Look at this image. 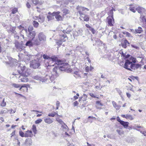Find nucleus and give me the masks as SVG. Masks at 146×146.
Masks as SVG:
<instances>
[{"label": "nucleus", "instance_id": "f257e3e1", "mask_svg": "<svg viewBox=\"0 0 146 146\" xmlns=\"http://www.w3.org/2000/svg\"><path fill=\"white\" fill-rule=\"evenodd\" d=\"M78 13L79 14L80 17L79 18L80 20L86 22H88L90 19V16L87 15L84 13L83 11L85 10L89 11V9L86 8L82 6H78L77 8Z\"/></svg>", "mask_w": 146, "mask_h": 146}, {"label": "nucleus", "instance_id": "f03ea898", "mask_svg": "<svg viewBox=\"0 0 146 146\" xmlns=\"http://www.w3.org/2000/svg\"><path fill=\"white\" fill-rule=\"evenodd\" d=\"M141 64L132 63L131 61L127 60L125 61L124 67L129 70L132 71L131 69L134 70L139 68H141Z\"/></svg>", "mask_w": 146, "mask_h": 146}, {"label": "nucleus", "instance_id": "7ed1b4c3", "mask_svg": "<svg viewBox=\"0 0 146 146\" xmlns=\"http://www.w3.org/2000/svg\"><path fill=\"white\" fill-rule=\"evenodd\" d=\"M25 66H19L18 67L17 72L19 74L23 76H27L29 74L27 71L25 70Z\"/></svg>", "mask_w": 146, "mask_h": 146}, {"label": "nucleus", "instance_id": "20e7f679", "mask_svg": "<svg viewBox=\"0 0 146 146\" xmlns=\"http://www.w3.org/2000/svg\"><path fill=\"white\" fill-rule=\"evenodd\" d=\"M108 14L109 15V16L107 18L108 23L109 26H113V24L114 23L113 17V10H111L108 13Z\"/></svg>", "mask_w": 146, "mask_h": 146}, {"label": "nucleus", "instance_id": "39448f33", "mask_svg": "<svg viewBox=\"0 0 146 146\" xmlns=\"http://www.w3.org/2000/svg\"><path fill=\"white\" fill-rule=\"evenodd\" d=\"M57 65L59 66L60 71H66L68 69L69 64L68 63H64L60 61L58 62Z\"/></svg>", "mask_w": 146, "mask_h": 146}, {"label": "nucleus", "instance_id": "423d86ee", "mask_svg": "<svg viewBox=\"0 0 146 146\" xmlns=\"http://www.w3.org/2000/svg\"><path fill=\"white\" fill-rule=\"evenodd\" d=\"M40 63L39 60L38 59L32 60L30 64V67L35 69H38L40 65Z\"/></svg>", "mask_w": 146, "mask_h": 146}, {"label": "nucleus", "instance_id": "0eeeda50", "mask_svg": "<svg viewBox=\"0 0 146 146\" xmlns=\"http://www.w3.org/2000/svg\"><path fill=\"white\" fill-rule=\"evenodd\" d=\"M60 12L59 11H57L56 12H54L53 13V15L54 17H55V19L57 21H59L62 20V17L59 14Z\"/></svg>", "mask_w": 146, "mask_h": 146}, {"label": "nucleus", "instance_id": "6e6552de", "mask_svg": "<svg viewBox=\"0 0 146 146\" xmlns=\"http://www.w3.org/2000/svg\"><path fill=\"white\" fill-rule=\"evenodd\" d=\"M38 39L41 41H45L46 40V36L42 32H40L38 35Z\"/></svg>", "mask_w": 146, "mask_h": 146}, {"label": "nucleus", "instance_id": "1a4fd4ad", "mask_svg": "<svg viewBox=\"0 0 146 146\" xmlns=\"http://www.w3.org/2000/svg\"><path fill=\"white\" fill-rule=\"evenodd\" d=\"M50 75H49L48 76L46 75V76L44 77V80H45V82H47V80L49 79L51 81V82H52V81L54 80V78H56L57 76V75L55 77L53 75H52L51 74Z\"/></svg>", "mask_w": 146, "mask_h": 146}, {"label": "nucleus", "instance_id": "9d476101", "mask_svg": "<svg viewBox=\"0 0 146 146\" xmlns=\"http://www.w3.org/2000/svg\"><path fill=\"white\" fill-rule=\"evenodd\" d=\"M36 35V33L35 31H33L31 32H28V34H27V36L32 39V40L35 38V36Z\"/></svg>", "mask_w": 146, "mask_h": 146}, {"label": "nucleus", "instance_id": "9b49d317", "mask_svg": "<svg viewBox=\"0 0 146 146\" xmlns=\"http://www.w3.org/2000/svg\"><path fill=\"white\" fill-rule=\"evenodd\" d=\"M136 10H137L138 13L141 15L145 14V9L140 7L136 8Z\"/></svg>", "mask_w": 146, "mask_h": 146}, {"label": "nucleus", "instance_id": "f8f14e48", "mask_svg": "<svg viewBox=\"0 0 146 146\" xmlns=\"http://www.w3.org/2000/svg\"><path fill=\"white\" fill-rule=\"evenodd\" d=\"M64 32V31H63V33H64V34L59 35L60 39L62 40L63 42L66 41L68 39L67 36Z\"/></svg>", "mask_w": 146, "mask_h": 146}, {"label": "nucleus", "instance_id": "ddd939ff", "mask_svg": "<svg viewBox=\"0 0 146 146\" xmlns=\"http://www.w3.org/2000/svg\"><path fill=\"white\" fill-rule=\"evenodd\" d=\"M51 58V60L49 61V62H50L51 61L52 62H54V64H56L57 65L58 62L60 61V60H59L58 58L55 56H52Z\"/></svg>", "mask_w": 146, "mask_h": 146}, {"label": "nucleus", "instance_id": "4468645a", "mask_svg": "<svg viewBox=\"0 0 146 146\" xmlns=\"http://www.w3.org/2000/svg\"><path fill=\"white\" fill-rule=\"evenodd\" d=\"M15 46L20 51H21L24 49V46L22 44L19 43H17L15 44Z\"/></svg>", "mask_w": 146, "mask_h": 146}, {"label": "nucleus", "instance_id": "2eb2a0df", "mask_svg": "<svg viewBox=\"0 0 146 146\" xmlns=\"http://www.w3.org/2000/svg\"><path fill=\"white\" fill-rule=\"evenodd\" d=\"M129 42L126 39H125L123 42L121 43V46L125 48H126L127 46H129Z\"/></svg>", "mask_w": 146, "mask_h": 146}, {"label": "nucleus", "instance_id": "dca6fc26", "mask_svg": "<svg viewBox=\"0 0 146 146\" xmlns=\"http://www.w3.org/2000/svg\"><path fill=\"white\" fill-rule=\"evenodd\" d=\"M60 71V70L59 69V66L58 65H57V66H55L53 69V72L56 73V75H58Z\"/></svg>", "mask_w": 146, "mask_h": 146}, {"label": "nucleus", "instance_id": "f3484780", "mask_svg": "<svg viewBox=\"0 0 146 146\" xmlns=\"http://www.w3.org/2000/svg\"><path fill=\"white\" fill-rule=\"evenodd\" d=\"M83 31L80 29H78V30L74 33V34L76 36H81L82 35Z\"/></svg>", "mask_w": 146, "mask_h": 146}, {"label": "nucleus", "instance_id": "a211bd4d", "mask_svg": "<svg viewBox=\"0 0 146 146\" xmlns=\"http://www.w3.org/2000/svg\"><path fill=\"white\" fill-rule=\"evenodd\" d=\"M53 118H50V117H47L44 119V121L45 123L48 124H51L53 121Z\"/></svg>", "mask_w": 146, "mask_h": 146}, {"label": "nucleus", "instance_id": "6ab92c4d", "mask_svg": "<svg viewBox=\"0 0 146 146\" xmlns=\"http://www.w3.org/2000/svg\"><path fill=\"white\" fill-rule=\"evenodd\" d=\"M32 3L35 4V5H41L43 3V2L42 1L39 0H31Z\"/></svg>", "mask_w": 146, "mask_h": 146}, {"label": "nucleus", "instance_id": "aec40b11", "mask_svg": "<svg viewBox=\"0 0 146 146\" xmlns=\"http://www.w3.org/2000/svg\"><path fill=\"white\" fill-rule=\"evenodd\" d=\"M120 124L123 125L125 128H127V127H129L128 128V129H131V127H128V125L129 124V123L128 122H125L123 121H122Z\"/></svg>", "mask_w": 146, "mask_h": 146}, {"label": "nucleus", "instance_id": "412c9836", "mask_svg": "<svg viewBox=\"0 0 146 146\" xmlns=\"http://www.w3.org/2000/svg\"><path fill=\"white\" fill-rule=\"evenodd\" d=\"M48 14L49 15H48L47 16V18L48 19V21L52 20L54 19V16L53 13L49 12Z\"/></svg>", "mask_w": 146, "mask_h": 146}, {"label": "nucleus", "instance_id": "4be33fe9", "mask_svg": "<svg viewBox=\"0 0 146 146\" xmlns=\"http://www.w3.org/2000/svg\"><path fill=\"white\" fill-rule=\"evenodd\" d=\"M33 78L35 79L39 80L42 82H45V80H44V77L42 78L36 75L33 76Z\"/></svg>", "mask_w": 146, "mask_h": 146}, {"label": "nucleus", "instance_id": "5701e85b", "mask_svg": "<svg viewBox=\"0 0 146 146\" xmlns=\"http://www.w3.org/2000/svg\"><path fill=\"white\" fill-rule=\"evenodd\" d=\"M112 104L113 105V107L116 109L117 110H119L121 106V105H118L114 101H113L112 102Z\"/></svg>", "mask_w": 146, "mask_h": 146}, {"label": "nucleus", "instance_id": "b1692460", "mask_svg": "<svg viewBox=\"0 0 146 146\" xmlns=\"http://www.w3.org/2000/svg\"><path fill=\"white\" fill-rule=\"evenodd\" d=\"M13 86L15 88H18L20 87V88L19 89V90H21L23 88H24L25 89H27V87L25 86V85L22 86H21L20 87V86L18 84H13Z\"/></svg>", "mask_w": 146, "mask_h": 146}, {"label": "nucleus", "instance_id": "393cba45", "mask_svg": "<svg viewBox=\"0 0 146 146\" xmlns=\"http://www.w3.org/2000/svg\"><path fill=\"white\" fill-rule=\"evenodd\" d=\"M39 39L38 40L37 39H36L33 40V45H38L40 44V42Z\"/></svg>", "mask_w": 146, "mask_h": 146}, {"label": "nucleus", "instance_id": "a878e982", "mask_svg": "<svg viewBox=\"0 0 146 146\" xmlns=\"http://www.w3.org/2000/svg\"><path fill=\"white\" fill-rule=\"evenodd\" d=\"M25 45L26 46L31 47L33 46V43L32 42V40H29L26 42Z\"/></svg>", "mask_w": 146, "mask_h": 146}, {"label": "nucleus", "instance_id": "bb28decb", "mask_svg": "<svg viewBox=\"0 0 146 146\" xmlns=\"http://www.w3.org/2000/svg\"><path fill=\"white\" fill-rule=\"evenodd\" d=\"M19 134L22 137H28L29 136L27 134H26L25 135L24 133L21 131H19Z\"/></svg>", "mask_w": 146, "mask_h": 146}, {"label": "nucleus", "instance_id": "cd10ccee", "mask_svg": "<svg viewBox=\"0 0 146 146\" xmlns=\"http://www.w3.org/2000/svg\"><path fill=\"white\" fill-rule=\"evenodd\" d=\"M63 41L60 39L56 40V43L57 45L60 46L62 43Z\"/></svg>", "mask_w": 146, "mask_h": 146}, {"label": "nucleus", "instance_id": "c85d7f7f", "mask_svg": "<svg viewBox=\"0 0 146 146\" xmlns=\"http://www.w3.org/2000/svg\"><path fill=\"white\" fill-rule=\"evenodd\" d=\"M10 111V110H7L6 108H4L3 110H2L0 112V114H3L6 113H8Z\"/></svg>", "mask_w": 146, "mask_h": 146}, {"label": "nucleus", "instance_id": "c756f323", "mask_svg": "<svg viewBox=\"0 0 146 146\" xmlns=\"http://www.w3.org/2000/svg\"><path fill=\"white\" fill-rule=\"evenodd\" d=\"M145 14L141 15L140 17V19L143 22H145L146 23V18H145Z\"/></svg>", "mask_w": 146, "mask_h": 146}, {"label": "nucleus", "instance_id": "7c9ffc66", "mask_svg": "<svg viewBox=\"0 0 146 146\" xmlns=\"http://www.w3.org/2000/svg\"><path fill=\"white\" fill-rule=\"evenodd\" d=\"M87 96L85 94H84L82 96L81 98H80L79 99V101H80V100L82 99V100L83 101H85L86 100V98H87Z\"/></svg>", "mask_w": 146, "mask_h": 146}, {"label": "nucleus", "instance_id": "2f4dec72", "mask_svg": "<svg viewBox=\"0 0 146 146\" xmlns=\"http://www.w3.org/2000/svg\"><path fill=\"white\" fill-rule=\"evenodd\" d=\"M143 31L142 28L140 27H139L137 29H135V31L137 33H141Z\"/></svg>", "mask_w": 146, "mask_h": 146}, {"label": "nucleus", "instance_id": "473e14b6", "mask_svg": "<svg viewBox=\"0 0 146 146\" xmlns=\"http://www.w3.org/2000/svg\"><path fill=\"white\" fill-rule=\"evenodd\" d=\"M25 142L26 144H28L29 145L31 144L32 140L31 138H28L26 139L25 140Z\"/></svg>", "mask_w": 146, "mask_h": 146}, {"label": "nucleus", "instance_id": "72a5a7b5", "mask_svg": "<svg viewBox=\"0 0 146 146\" xmlns=\"http://www.w3.org/2000/svg\"><path fill=\"white\" fill-rule=\"evenodd\" d=\"M44 20V18L43 16H39L38 17V22L40 23L43 22Z\"/></svg>", "mask_w": 146, "mask_h": 146}, {"label": "nucleus", "instance_id": "f704fd0d", "mask_svg": "<svg viewBox=\"0 0 146 146\" xmlns=\"http://www.w3.org/2000/svg\"><path fill=\"white\" fill-rule=\"evenodd\" d=\"M61 127L64 129V130L67 131L68 130V127L65 123L62 125Z\"/></svg>", "mask_w": 146, "mask_h": 146}, {"label": "nucleus", "instance_id": "c9c22d12", "mask_svg": "<svg viewBox=\"0 0 146 146\" xmlns=\"http://www.w3.org/2000/svg\"><path fill=\"white\" fill-rule=\"evenodd\" d=\"M24 77L21 79V81L23 82H27L28 80V79L26 77L27 76H23Z\"/></svg>", "mask_w": 146, "mask_h": 146}, {"label": "nucleus", "instance_id": "e433bc0d", "mask_svg": "<svg viewBox=\"0 0 146 146\" xmlns=\"http://www.w3.org/2000/svg\"><path fill=\"white\" fill-rule=\"evenodd\" d=\"M56 119L57 121L62 125L64 123L62 119L59 118H56Z\"/></svg>", "mask_w": 146, "mask_h": 146}, {"label": "nucleus", "instance_id": "4c0bfd02", "mask_svg": "<svg viewBox=\"0 0 146 146\" xmlns=\"http://www.w3.org/2000/svg\"><path fill=\"white\" fill-rule=\"evenodd\" d=\"M62 11L64 15H65L67 14H68L69 13V11L68 10L66 9H64L62 10Z\"/></svg>", "mask_w": 146, "mask_h": 146}, {"label": "nucleus", "instance_id": "58836bf2", "mask_svg": "<svg viewBox=\"0 0 146 146\" xmlns=\"http://www.w3.org/2000/svg\"><path fill=\"white\" fill-rule=\"evenodd\" d=\"M10 31L12 32V33L16 35L17 33L15 31V27H12V28H11Z\"/></svg>", "mask_w": 146, "mask_h": 146}, {"label": "nucleus", "instance_id": "ea45409f", "mask_svg": "<svg viewBox=\"0 0 146 146\" xmlns=\"http://www.w3.org/2000/svg\"><path fill=\"white\" fill-rule=\"evenodd\" d=\"M32 130L35 134H36L37 130L36 129V126L34 125H33Z\"/></svg>", "mask_w": 146, "mask_h": 146}, {"label": "nucleus", "instance_id": "a19ab883", "mask_svg": "<svg viewBox=\"0 0 146 146\" xmlns=\"http://www.w3.org/2000/svg\"><path fill=\"white\" fill-rule=\"evenodd\" d=\"M33 24L34 27L35 28H37L38 27L39 24L38 22L35 21L33 22Z\"/></svg>", "mask_w": 146, "mask_h": 146}, {"label": "nucleus", "instance_id": "79ce46f5", "mask_svg": "<svg viewBox=\"0 0 146 146\" xmlns=\"http://www.w3.org/2000/svg\"><path fill=\"white\" fill-rule=\"evenodd\" d=\"M126 118L129 119L130 120H132L133 119V118L132 117V115L128 114L126 115Z\"/></svg>", "mask_w": 146, "mask_h": 146}, {"label": "nucleus", "instance_id": "37998d69", "mask_svg": "<svg viewBox=\"0 0 146 146\" xmlns=\"http://www.w3.org/2000/svg\"><path fill=\"white\" fill-rule=\"evenodd\" d=\"M43 58L44 59H47L48 60L50 61L51 60V58L49 57L48 56L44 54L43 56Z\"/></svg>", "mask_w": 146, "mask_h": 146}, {"label": "nucleus", "instance_id": "c03bdc74", "mask_svg": "<svg viewBox=\"0 0 146 146\" xmlns=\"http://www.w3.org/2000/svg\"><path fill=\"white\" fill-rule=\"evenodd\" d=\"M130 60H132V61L131 62L132 63L133 62L134 64L136 62V59L133 57L131 56L130 58Z\"/></svg>", "mask_w": 146, "mask_h": 146}, {"label": "nucleus", "instance_id": "a18cd8bd", "mask_svg": "<svg viewBox=\"0 0 146 146\" xmlns=\"http://www.w3.org/2000/svg\"><path fill=\"white\" fill-rule=\"evenodd\" d=\"M136 8L135 7H130L129 9V10L132 12L135 13V12Z\"/></svg>", "mask_w": 146, "mask_h": 146}, {"label": "nucleus", "instance_id": "49530a36", "mask_svg": "<svg viewBox=\"0 0 146 146\" xmlns=\"http://www.w3.org/2000/svg\"><path fill=\"white\" fill-rule=\"evenodd\" d=\"M116 90L117 92L121 96V97H122V93L121 90L119 88H116Z\"/></svg>", "mask_w": 146, "mask_h": 146}, {"label": "nucleus", "instance_id": "de8ad7c7", "mask_svg": "<svg viewBox=\"0 0 146 146\" xmlns=\"http://www.w3.org/2000/svg\"><path fill=\"white\" fill-rule=\"evenodd\" d=\"M42 121V120L41 119H39L35 121V123L36 124H39L40 122H41Z\"/></svg>", "mask_w": 146, "mask_h": 146}, {"label": "nucleus", "instance_id": "09e8293b", "mask_svg": "<svg viewBox=\"0 0 146 146\" xmlns=\"http://www.w3.org/2000/svg\"><path fill=\"white\" fill-rule=\"evenodd\" d=\"M33 28L32 26H29L28 28V32L33 31Z\"/></svg>", "mask_w": 146, "mask_h": 146}, {"label": "nucleus", "instance_id": "8fccbe9b", "mask_svg": "<svg viewBox=\"0 0 146 146\" xmlns=\"http://www.w3.org/2000/svg\"><path fill=\"white\" fill-rule=\"evenodd\" d=\"M89 30L92 32L93 34H94L95 33L96 31L93 28L91 27Z\"/></svg>", "mask_w": 146, "mask_h": 146}, {"label": "nucleus", "instance_id": "3c124183", "mask_svg": "<svg viewBox=\"0 0 146 146\" xmlns=\"http://www.w3.org/2000/svg\"><path fill=\"white\" fill-rule=\"evenodd\" d=\"M116 131L119 135H122L123 133V131H122V130H120L119 129H117L116 130Z\"/></svg>", "mask_w": 146, "mask_h": 146}, {"label": "nucleus", "instance_id": "603ef678", "mask_svg": "<svg viewBox=\"0 0 146 146\" xmlns=\"http://www.w3.org/2000/svg\"><path fill=\"white\" fill-rule=\"evenodd\" d=\"M123 34H124L126 35L127 36H128L129 37H130L131 36H132L128 32H124L123 33Z\"/></svg>", "mask_w": 146, "mask_h": 146}, {"label": "nucleus", "instance_id": "864d4df0", "mask_svg": "<svg viewBox=\"0 0 146 146\" xmlns=\"http://www.w3.org/2000/svg\"><path fill=\"white\" fill-rule=\"evenodd\" d=\"M72 31V29H70V27L68 28V29H67L66 31V33H69Z\"/></svg>", "mask_w": 146, "mask_h": 146}, {"label": "nucleus", "instance_id": "5fc2aeb1", "mask_svg": "<svg viewBox=\"0 0 146 146\" xmlns=\"http://www.w3.org/2000/svg\"><path fill=\"white\" fill-rule=\"evenodd\" d=\"M6 105V103L4 101V99H3V100L1 104V106H5Z\"/></svg>", "mask_w": 146, "mask_h": 146}, {"label": "nucleus", "instance_id": "6e6d98bb", "mask_svg": "<svg viewBox=\"0 0 146 146\" xmlns=\"http://www.w3.org/2000/svg\"><path fill=\"white\" fill-rule=\"evenodd\" d=\"M17 9L16 8H14L12 10V13L13 14H15L17 12Z\"/></svg>", "mask_w": 146, "mask_h": 146}, {"label": "nucleus", "instance_id": "4d7b16f0", "mask_svg": "<svg viewBox=\"0 0 146 146\" xmlns=\"http://www.w3.org/2000/svg\"><path fill=\"white\" fill-rule=\"evenodd\" d=\"M33 55H29V56L28 55L26 56V58L28 60H30L31 59V58L32 57Z\"/></svg>", "mask_w": 146, "mask_h": 146}, {"label": "nucleus", "instance_id": "13d9d810", "mask_svg": "<svg viewBox=\"0 0 146 146\" xmlns=\"http://www.w3.org/2000/svg\"><path fill=\"white\" fill-rule=\"evenodd\" d=\"M96 104H99L101 106H103V104L101 103L99 101H97L96 102Z\"/></svg>", "mask_w": 146, "mask_h": 146}, {"label": "nucleus", "instance_id": "bf43d9fd", "mask_svg": "<svg viewBox=\"0 0 146 146\" xmlns=\"http://www.w3.org/2000/svg\"><path fill=\"white\" fill-rule=\"evenodd\" d=\"M48 116L49 117H54V115L53 112L49 113L48 114Z\"/></svg>", "mask_w": 146, "mask_h": 146}, {"label": "nucleus", "instance_id": "052dcab7", "mask_svg": "<svg viewBox=\"0 0 146 146\" xmlns=\"http://www.w3.org/2000/svg\"><path fill=\"white\" fill-rule=\"evenodd\" d=\"M78 104V103L77 101H76L73 103V105L74 106H76Z\"/></svg>", "mask_w": 146, "mask_h": 146}, {"label": "nucleus", "instance_id": "680f3d73", "mask_svg": "<svg viewBox=\"0 0 146 146\" xmlns=\"http://www.w3.org/2000/svg\"><path fill=\"white\" fill-rule=\"evenodd\" d=\"M26 6H27V7L28 8H30L31 7L30 4H29V3L28 2H27V3Z\"/></svg>", "mask_w": 146, "mask_h": 146}, {"label": "nucleus", "instance_id": "e2e57ef3", "mask_svg": "<svg viewBox=\"0 0 146 146\" xmlns=\"http://www.w3.org/2000/svg\"><path fill=\"white\" fill-rule=\"evenodd\" d=\"M117 120L120 123L123 121L121 120L119 117H117Z\"/></svg>", "mask_w": 146, "mask_h": 146}, {"label": "nucleus", "instance_id": "0e129e2a", "mask_svg": "<svg viewBox=\"0 0 146 146\" xmlns=\"http://www.w3.org/2000/svg\"><path fill=\"white\" fill-rule=\"evenodd\" d=\"M14 38H16V39H18L19 38V36L17 35V33H16V35L14 34Z\"/></svg>", "mask_w": 146, "mask_h": 146}, {"label": "nucleus", "instance_id": "69168bd1", "mask_svg": "<svg viewBox=\"0 0 146 146\" xmlns=\"http://www.w3.org/2000/svg\"><path fill=\"white\" fill-rule=\"evenodd\" d=\"M15 130L11 134V137H12L13 136V135H15Z\"/></svg>", "mask_w": 146, "mask_h": 146}, {"label": "nucleus", "instance_id": "338daca9", "mask_svg": "<svg viewBox=\"0 0 146 146\" xmlns=\"http://www.w3.org/2000/svg\"><path fill=\"white\" fill-rule=\"evenodd\" d=\"M131 46L132 47H133V48H134L135 49H137L138 48V47H137V46H135L134 45H132V44L131 45Z\"/></svg>", "mask_w": 146, "mask_h": 146}, {"label": "nucleus", "instance_id": "774afa93", "mask_svg": "<svg viewBox=\"0 0 146 146\" xmlns=\"http://www.w3.org/2000/svg\"><path fill=\"white\" fill-rule=\"evenodd\" d=\"M11 111V112L10 113H15V110H13L12 109H11V110H10Z\"/></svg>", "mask_w": 146, "mask_h": 146}]
</instances>
